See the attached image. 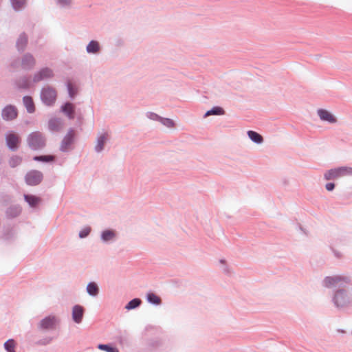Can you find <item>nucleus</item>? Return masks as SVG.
Listing matches in <instances>:
<instances>
[{
    "label": "nucleus",
    "mask_w": 352,
    "mask_h": 352,
    "mask_svg": "<svg viewBox=\"0 0 352 352\" xmlns=\"http://www.w3.org/2000/svg\"><path fill=\"white\" fill-rule=\"evenodd\" d=\"M351 282L350 277L342 275L326 276L322 282L324 287H338L332 298L334 305L338 309L352 307V287L346 286Z\"/></svg>",
    "instance_id": "obj_1"
},
{
    "label": "nucleus",
    "mask_w": 352,
    "mask_h": 352,
    "mask_svg": "<svg viewBox=\"0 0 352 352\" xmlns=\"http://www.w3.org/2000/svg\"><path fill=\"white\" fill-rule=\"evenodd\" d=\"M164 340L161 331L153 327H147L143 338L144 350L146 352H157L162 350Z\"/></svg>",
    "instance_id": "obj_2"
},
{
    "label": "nucleus",
    "mask_w": 352,
    "mask_h": 352,
    "mask_svg": "<svg viewBox=\"0 0 352 352\" xmlns=\"http://www.w3.org/2000/svg\"><path fill=\"white\" fill-rule=\"evenodd\" d=\"M27 144L32 151H41L46 146V136L41 132L36 131L30 133L27 137Z\"/></svg>",
    "instance_id": "obj_3"
},
{
    "label": "nucleus",
    "mask_w": 352,
    "mask_h": 352,
    "mask_svg": "<svg viewBox=\"0 0 352 352\" xmlns=\"http://www.w3.org/2000/svg\"><path fill=\"white\" fill-rule=\"evenodd\" d=\"M352 175V167L338 166L327 170L324 174L325 180H334L345 176Z\"/></svg>",
    "instance_id": "obj_4"
},
{
    "label": "nucleus",
    "mask_w": 352,
    "mask_h": 352,
    "mask_svg": "<svg viewBox=\"0 0 352 352\" xmlns=\"http://www.w3.org/2000/svg\"><path fill=\"white\" fill-rule=\"evenodd\" d=\"M59 320L57 317L49 315L43 318L38 324V329L43 331H53L56 329Z\"/></svg>",
    "instance_id": "obj_5"
},
{
    "label": "nucleus",
    "mask_w": 352,
    "mask_h": 352,
    "mask_svg": "<svg viewBox=\"0 0 352 352\" xmlns=\"http://www.w3.org/2000/svg\"><path fill=\"white\" fill-rule=\"evenodd\" d=\"M28 186H35L41 183L43 179V174L38 170H31L27 172L24 177Z\"/></svg>",
    "instance_id": "obj_6"
},
{
    "label": "nucleus",
    "mask_w": 352,
    "mask_h": 352,
    "mask_svg": "<svg viewBox=\"0 0 352 352\" xmlns=\"http://www.w3.org/2000/svg\"><path fill=\"white\" fill-rule=\"evenodd\" d=\"M6 144L9 150L11 151H16L19 149L21 138V137L12 131H9L5 135Z\"/></svg>",
    "instance_id": "obj_7"
},
{
    "label": "nucleus",
    "mask_w": 352,
    "mask_h": 352,
    "mask_svg": "<svg viewBox=\"0 0 352 352\" xmlns=\"http://www.w3.org/2000/svg\"><path fill=\"white\" fill-rule=\"evenodd\" d=\"M56 91L54 89L47 87H44L41 91V99L44 103L51 105L56 100Z\"/></svg>",
    "instance_id": "obj_8"
},
{
    "label": "nucleus",
    "mask_w": 352,
    "mask_h": 352,
    "mask_svg": "<svg viewBox=\"0 0 352 352\" xmlns=\"http://www.w3.org/2000/svg\"><path fill=\"white\" fill-rule=\"evenodd\" d=\"M75 140L74 130L70 128L67 133L64 136L61 141L60 151L62 152H67L69 147L74 144Z\"/></svg>",
    "instance_id": "obj_9"
},
{
    "label": "nucleus",
    "mask_w": 352,
    "mask_h": 352,
    "mask_svg": "<svg viewBox=\"0 0 352 352\" xmlns=\"http://www.w3.org/2000/svg\"><path fill=\"white\" fill-rule=\"evenodd\" d=\"M146 117L150 120L160 122L164 126L168 128H173L175 126V122L173 120L168 118L162 117L153 111H147Z\"/></svg>",
    "instance_id": "obj_10"
},
{
    "label": "nucleus",
    "mask_w": 352,
    "mask_h": 352,
    "mask_svg": "<svg viewBox=\"0 0 352 352\" xmlns=\"http://www.w3.org/2000/svg\"><path fill=\"white\" fill-rule=\"evenodd\" d=\"M117 239V232L115 230L108 228L100 232V240L104 244H110Z\"/></svg>",
    "instance_id": "obj_11"
},
{
    "label": "nucleus",
    "mask_w": 352,
    "mask_h": 352,
    "mask_svg": "<svg viewBox=\"0 0 352 352\" xmlns=\"http://www.w3.org/2000/svg\"><path fill=\"white\" fill-rule=\"evenodd\" d=\"M25 201L32 208H36L42 203V199L33 194H24L23 195Z\"/></svg>",
    "instance_id": "obj_12"
},
{
    "label": "nucleus",
    "mask_w": 352,
    "mask_h": 352,
    "mask_svg": "<svg viewBox=\"0 0 352 352\" xmlns=\"http://www.w3.org/2000/svg\"><path fill=\"white\" fill-rule=\"evenodd\" d=\"M85 313V309L82 305H75L72 308V320L75 323L79 324L82 322Z\"/></svg>",
    "instance_id": "obj_13"
},
{
    "label": "nucleus",
    "mask_w": 352,
    "mask_h": 352,
    "mask_svg": "<svg viewBox=\"0 0 352 352\" xmlns=\"http://www.w3.org/2000/svg\"><path fill=\"white\" fill-rule=\"evenodd\" d=\"M63 122L62 119L58 118H52L48 121L47 128L50 132H59L62 129Z\"/></svg>",
    "instance_id": "obj_14"
},
{
    "label": "nucleus",
    "mask_w": 352,
    "mask_h": 352,
    "mask_svg": "<svg viewBox=\"0 0 352 352\" xmlns=\"http://www.w3.org/2000/svg\"><path fill=\"white\" fill-rule=\"evenodd\" d=\"M53 76L54 74L52 69L44 68L34 75V82H37L45 79L50 78L53 77Z\"/></svg>",
    "instance_id": "obj_15"
},
{
    "label": "nucleus",
    "mask_w": 352,
    "mask_h": 352,
    "mask_svg": "<svg viewBox=\"0 0 352 352\" xmlns=\"http://www.w3.org/2000/svg\"><path fill=\"white\" fill-rule=\"evenodd\" d=\"M22 208L19 204L11 205L6 210V216L8 219L17 217L21 213Z\"/></svg>",
    "instance_id": "obj_16"
},
{
    "label": "nucleus",
    "mask_w": 352,
    "mask_h": 352,
    "mask_svg": "<svg viewBox=\"0 0 352 352\" xmlns=\"http://www.w3.org/2000/svg\"><path fill=\"white\" fill-rule=\"evenodd\" d=\"M318 116L322 121L333 124L337 122V118L331 111H317Z\"/></svg>",
    "instance_id": "obj_17"
},
{
    "label": "nucleus",
    "mask_w": 352,
    "mask_h": 352,
    "mask_svg": "<svg viewBox=\"0 0 352 352\" xmlns=\"http://www.w3.org/2000/svg\"><path fill=\"white\" fill-rule=\"evenodd\" d=\"M63 112L67 116V117L69 120L76 118V121L74 123V124L76 126H80L82 125L83 118H82V115L80 113V111H78V113H77V111H63Z\"/></svg>",
    "instance_id": "obj_18"
},
{
    "label": "nucleus",
    "mask_w": 352,
    "mask_h": 352,
    "mask_svg": "<svg viewBox=\"0 0 352 352\" xmlns=\"http://www.w3.org/2000/svg\"><path fill=\"white\" fill-rule=\"evenodd\" d=\"M87 294L91 297H96L100 292L98 284L94 281L89 282L86 287Z\"/></svg>",
    "instance_id": "obj_19"
},
{
    "label": "nucleus",
    "mask_w": 352,
    "mask_h": 352,
    "mask_svg": "<svg viewBox=\"0 0 352 352\" xmlns=\"http://www.w3.org/2000/svg\"><path fill=\"white\" fill-rule=\"evenodd\" d=\"M107 140V137L105 133L100 134L97 138V143L94 148L96 153H100L103 151Z\"/></svg>",
    "instance_id": "obj_20"
},
{
    "label": "nucleus",
    "mask_w": 352,
    "mask_h": 352,
    "mask_svg": "<svg viewBox=\"0 0 352 352\" xmlns=\"http://www.w3.org/2000/svg\"><path fill=\"white\" fill-rule=\"evenodd\" d=\"M247 134L248 138L251 140L252 142L256 144H261L263 142V136L258 133V132L252 130H249L247 131Z\"/></svg>",
    "instance_id": "obj_21"
},
{
    "label": "nucleus",
    "mask_w": 352,
    "mask_h": 352,
    "mask_svg": "<svg viewBox=\"0 0 352 352\" xmlns=\"http://www.w3.org/2000/svg\"><path fill=\"white\" fill-rule=\"evenodd\" d=\"M32 160L36 162L43 163H52L56 161V157L53 155H34Z\"/></svg>",
    "instance_id": "obj_22"
},
{
    "label": "nucleus",
    "mask_w": 352,
    "mask_h": 352,
    "mask_svg": "<svg viewBox=\"0 0 352 352\" xmlns=\"http://www.w3.org/2000/svg\"><path fill=\"white\" fill-rule=\"evenodd\" d=\"M146 298L148 303L155 306L160 305L162 303L161 298L152 292L146 294Z\"/></svg>",
    "instance_id": "obj_23"
},
{
    "label": "nucleus",
    "mask_w": 352,
    "mask_h": 352,
    "mask_svg": "<svg viewBox=\"0 0 352 352\" xmlns=\"http://www.w3.org/2000/svg\"><path fill=\"white\" fill-rule=\"evenodd\" d=\"M35 64V60L33 56L30 54H26L22 60V66L24 69H28L33 67Z\"/></svg>",
    "instance_id": "obj_24"
},
{
    "label": "nucleus",
    "mask_w": 352,
    "mask_h": 352,
    "mask_svg": "<svg viewBox=\"0 0 352 352\" xmlns=\"http://www.w3.org/2000/svg\"><path fill=\"white\" fill-rule=\"evenodd\" d=\"M142 300L140 298H135L131 300L125 305L124 308L127 310L135 309L140 306Z\"/></svg>",
    "instance_id": "obj_25"
},
{
    "label": "nucleus",
    "mask_w": 352,
    "mask_h": 352,
    "mask_svg": "<svg viewBox=\"0 0 352 352\" xmlns=\"http://www.w3.org/2000/svg\"><path fill=\"white\" fill-rule=\"evenodd\" d=\"M98 349L105 352H119V349L112 344H99Z\"/></svg>",
    "instance_id": "obj_26"
},
{
    "label": "nucleus",
    "mask_w": 352,
    "mask_h": 352,
    "mask_svg": "<svg viewBox=\"0 0 352 352\" xmlns=\"http://www.w3.org/2000/svg\"><path fill=\"white\" fill-rule=\"evenodd\" d=\"M22 161V157L19 155H12L8 161V164L11 168H16L21 164Z\"/></svg>",
    "instance_id": "obj_27"
},
{
    "label": "nucleus",
    "mask_w": 352,
    "mask_h": 352,
    "mask_svg": "<svg viewBox=\"0 0 352 352\" xmlns=\"http://www.w3.org/2000/svg\"><path fill=\"white\" fill-rule=\"evenodd\" d=\"M2 118L6 121H10L15 119L18 116V111H1Z\"/></svg>",
    "instance_id": "obj_28"
},
{
    "label": "nucleus",
    "mask_w": 352,
    "mask_h": 352,
    "mask_svg": "<svg viewBox=\"0 0 352 352\" xmlns=\"http://www.w3.org/2000/svg\"><path fill=\"white\" fill-rule=\"evenodd\" d=\"M99 43L95 41H91L87 46V50L89 53H96L99 51Z\"/></svg>",
    "instance_id": "obj_29"
},
{
    "label": "nucleus",
    "mask_w": 352,
    "mask_h": 352,
    "mask_svg": "<svg viewBox=\"0 0 352 352\" xmlns=\"http://www.w3.org/2000/svg\"><path fill=\"white\" fill-rule=\"evenodd\" d=\"M15 341L13 339H9L4 343V348L7 352H16Z\"/></svg>",
    "instance_id": "obj_30"
},
{
    "label": "nucleus",
    "mask_w": 352,
    "mask_h": 352,
    "mask_svg": "<svg viewBox=\"0 0 352 352\" xmlns=\"http://www.w3.org/2000/svg\"><path fill=\"white\" fill-rule=\"evenodd\" d=\"M28 43V37L25 34H21L16 43V46L19 50H23Z\"/></svg>",
    "instance_id": "obj_31"
},
{
    "label": "nucleus",
    "mask_w": 352,
    "mask_h": 352,
    "mask_svg": "<svg viewBox=\"0 0 352 352\" xmlns=\"http://www.w3.org/2000/svg\"><path fill=\"white\" fill-rule=\"evenodd\" d=\"M23 103L27 110H34V105L33 100L30 96H25L23 98Z\"/></svg>",
    "instance_id": "obj_32"
},
{
    "label": "nucleus",
    "mask_w": 352,
    "mask_h": 352,
    "mask_svg": "<svg viewBox=\"0 0 352 352\" xmlns=\"http://www.w3.org/2000/svg\"><path fill=\"white\" fill-rule=\"evenodd\" d=\"M91 231V227L87 226V227L84 228L78 233L79 238L85 239V238L87 237L89 235Z\"/></svg>",
    "instance_id": "obj_33"
},
{
    "label": "nucleus",
    "mask_w": 352,
    "mask_h": 352,
    "mask_svg": "<svg viewBox=\"0 0 352 352\" xmlns=\"http://www.w3.org/2000/svg\"><path fill=\"white\" fill-rule=\"evenodd\" d=\"M15 10L21 9L25 3V0H11Z\"/></svg>",
    "instance_id": "obj_34"
},
{
    "label": "nucleus",
    "mask_w": 352,
    "mask_h": 352,
    "mask_svg": "<svg viewBox=\"0 0 352 352\" xmlns=\"http://www.w3.org/2000/svg\"><path fill=\"white\" fill-rule=\"evenodd\" d=\"M67 88H68V91H69V94L70 96L74 97L77 93L76 87L74 85H73L72 82H68Z\"/></svg>",
    "instance_id": "obj_35"
},
{
    "label": "nucleus",
    "mask_w": 352,
    "mask_h": 352,
    "mask_svg": "<svg viewBox=\"0 0 352 352\" xmlns=\"http://www.w3.org/2000/svg\"><path fill=\"white\" fill-rule=\"evenodd\" d=\"M225 111H206L205 114L203 116L204 118H206L210 116H222L223 115Z\"/></svg>",
    "instance_id": "obj_36"
},
{
    "label": "nucleus",
    "mask_w": 352,
    "mask_h": 352,
    "mask_svg": "<svg viewBox=\"0 0 352 352\" xmlns=\"http://www.w3.org/2000/svg\"><path fill=\"white\" fill-rule=\"evenodd\" d=\"M336 185L333 182H329L325 185V188L327 191H333Z\"/></svg>",
    "instance_id": "obj_37"
},
{
    "label": "nucleus",
    "mask_w": 352,
    "mask_h": 352,
    "mask_svg": "<svg viewBox=\"0 0 352 352\" xmlns=\"http://www.w3.org/2000/svg\"><path fill=\"white\" fill-rule=\"evenodd\" d=\"M74 107L71 103H66L63 107L62 110L66 111V110H73Z\"/></svg>",
    "instance_id": "obj_38"
},
{
    "label": "nucleus",
    "mask_w": 352,
    "mask_h": 352,
    "mask_svg": "<svg viewBox=\"0 0 352 352\" xmlns=\"http://www.w3.org/2000/svg\"><path fill=\"white\" fill-rule=\"evenodd\" d=\"M50 341H51L50 338H45V339L39 340L38 342V344H42V345H45V344H49L50 342Z\"/></svg>",
    "instance_id": "obj_39"
},
{
    "label": "nucleus",
    "mask_w": 352,
    "mask_h": 352,
    "mask_svg": "<svg viewBox=\"0 0 352 352\" xmlns=\"http://www.w3.org/2000/svg\"><path fill=\"white\" fill-rule=\"evenodd\" d=\"M72 0H58V2L62 5H68L71 3Z\"/></svg>",
    "instance_id": "obj_40"
},
{
    "label": "nucleus",
    "mask_w": 352,
    "mask_h": 352,
    "mask_svg": "<svg viewBox=\"0 0 352 352\" xmlns=\"http://www.w3.org/2000/svg\"><path fill=\"white\" fill-rule=\"evenodd\" d=\"M211 110H216V111H218V110H222L221 108L219 107H214L212 108Z\"/></svg>",
    "instance_id": "obj_41"
},
{
    "label": "nucleus",
    "mask_w": 352,
    "mask_h": 352,
    "mask_svg": "<svg viewBox=\"0 0 352 352\" xmlns=\"http://www.w3.org/2000/svg\"><path fill=\"white\" fill-rule=\"evenodd\" d=\"M334 254H335V256H336V257H340V253H338V252H334Z\"/></svg>",
    "instance_id": "obj_42"
},
{
    "label": "nucleus",
    "mask_w": 352,
    "mask_h": 352,
    "mask_svg": "<svg viewBox=\"0 0 352 352\" xmlns=\"http://www.w3.org/2000/svg\"><path fill=\"white\" fill-rule=\"evenodd\" d=\"M4 110L8 111V110H12V109H11V107H7Z\"/></svg>",
    "instance_id": "obj_43"
},
{
    "label": "nucleus",
    "mask_w": 352,
    "mask_h": 352,
    "mask_svg": "<svg viewBox=\"0 0 352 352\" xmlns=\"http://www.w3.org/2000/svg\"><path fill=\"white\" fill-rule=\"evenodd\" d=\"M220 262H221V263H224L226 261H225V260H223V259H221V260H220Z\"/></svg>",
    "instance_id": "obj_44"
},
{
    "label": "nucleus",
    "mask_w": 352,
    "mask_h": 352,
    "mask_svg": "<svg viewBox=\"0 0 352 352\" xmlns=\"http://www.w3.org/2000/svg\"><path fill=\"white\" fill-rule=\"evenodd\" d=\"M338 331L339 332H342V333H344V330H342V329H338Z\"/></svg>",
    "instance_id": "obj_45"
},
{
    "label": "nucleus",
    "mask_w": 352,
    "mask_h": 352,
    "mask_svg": "<svg viewBox=\"0 0 352 352\" xmlns=\"http://www.w3.org/2000/svg\"><path fill=\"white\" fill-rule=\"evenodd\" d=\"M300 229L302 230V228L301 226H299Z\"/></svg>",
    "instance_id": "obj_46"
},
{
    "label": "nucleus",
    "mask_w": 352,
    "mask_h": 352,
    "mask_svg": "<svg viewBox=\"0 0 352 352\" xmlns=\"http://www.w3.org/2000/svg\"><path fill=\"white\" fill-rule=\"evenodd\" d=\"M28 113H33L34 111H28Z\"/></svg>",
    "instance_id": "obj_47"
}]
</instances>
